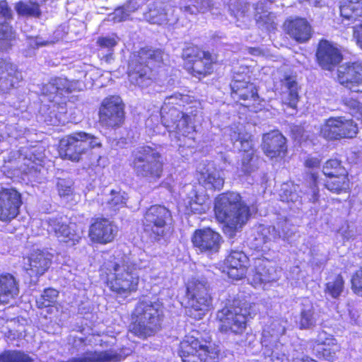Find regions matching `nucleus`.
Listing matches in <instances>:
<instances>
[{
    "label": "nucleus",
    "instance_id": "obj_40",
    "mask_svg": "<svg viewBox=\"0 0 362 362\" xmlns=\"http://www.w3.org/2000/svg\"><path fill=\"white\" fill-rule=\"evenodd\" d=\"M35 149L34 148H22L19 151L18 160L23 162L26 168L21 167V170L26 174L30 173L32 170H37L38 163L40 162L41 156L35 154Z\"/></svg>",
    "mask_w": 362,
    "mask_h": 362
},
{
    "label": "nucleus",
    "instance_id": "obj_7",
    "mask_svg": "<svg viewBox=\"0 0 362 362\" xmlns=\"http://www.w3.org/2000/svg\"><path fill=\"white\" fill-rule=\"evenodd\" d=\"M188 308L187 314L195 320H201L212 307V298L206 279L192 278L187 284Z\"/></svg>",
    "mask_w": 362,
    "mask_h": 362
},
{
    "label": "nucleus",
    "instance_id": "obj_10",
    "mask_svg": "<svg viewBox=\"0 0 362 362\" xmlns=\"http://www.w3.org/2000/svg\"><path fill=\"white\" fill-rule=\"evenodd\" d=\"M132 162L137 175L149 181H156L163 173V161L160 154L149 146H142L133 153Z\"/></svg>",
    "mask_w": 362,
    "mask_h": 362
},
{
    "label": "nucleus",
    "instance_id": "obj_35",
    "mask_svg": "<svg viewBox=\"0 0 362 362\" xmlns=\"http://www.w3.org/2000/svg\"><path fill=\"white\" fill-rule=\"evenodd\" d=\"M288 35L299 42H305L311 36V28L303 18H297L286 23Z\"/></svg>",
    "mask_w": 362,
    "mask_h": 362
},
{
    "label": "nucleus",
    "instance_id": "obj_36",
    "mask_svg": "<svg viewBox=\"0 0 362 362\" xmlns=\"http://www.w3.org/2000/svg\"><path fill=\"white\" fill-rule=\"evenodd\" d=\"M121 356L112 351H87L83 355L70 358L68 362H117Z\"/></svg>",
    "mask_w": 362,
    "mask_h": 362
},
{
    "label": "nucleus",
    "instance_id": "obj_18",
    "mask_svg": "<svg viewBox=\"0 0 362 362\" xmlns=\"http://www.w3.org/2000/svg\"><path fill=\"white\" fill-rule=\"evenodd\" d=\"M194 52V48L185 51L183 57L188 58L185 66L193 76L200 78L211 72L213 61L209 52L197 51L194 56H192Z\"/></svg>",
    "mask_w": 362,
    "mask_h": 362
},
{
    "label": "nucleus",
    "instance_id": "obj_17",
    "mask_svg": "<svg viewBox=\"0 0 362 362\" xmlns=\"http://www.w3.org/2000/svg\"><path fill=\"white\" fill-rule=\"evenodd\" d=\"M172 0H146L144 19L151 24L163 25L173 21Z\"/></svg>",
    "mask_w": 362,
    "mask_h": 362
},
{
    "label": "nucleus",
    "instance_id": "obj_64",
    "mask_svg": "<svg viewBox=\"0 0 362 362\" xmlns=\"http://www.w3.org/2000/svg\"><path fill=\"white\" fill-rule=\"evenodd\" d=\"M320 160L317 158H308L305 162V165L309 168H317L320 166Z\"/></svg>",
    "mask_w": 362,
    "mask_h": 362
},
{
    "label": "nucleus",
    "instance_id": "obj_27",
    "mask_svg": "<svg viewBox=\"0 0 362 362\" xmlns=\"http://www.w3.org/2000/svg\"><path fill=\"white\" fill-rule=\"evenodd\" d=\"M339 351V346L332 335L325 332L319 333L313 346V351L318 358L332 362L336 358Z\"/></svg>",
    "mask_w": 362,
    "mask_h": 362
},
{
    "label": "nucleus",
    "instance_id": "obj_45",
    "mask_svg": "<svg viewBox=\"0 0 362 362\" xmlns=\"http://www.w3.org/2000/svg\"><path fill=\"white\" fill-rule=\"evenodd\" d=\"M322 171L327 179L338 175L348 173L346 168L341 165V161L335 158L328 160L323 165Z\"/></svg>",
    "mask_w": 362,
    "mask_h": 362
},
{
    "label": "nucleus",
    "instance_id": "obj_44",
    "mask_svg": "<svg viewBox=\"0 0 362 362\" xmlns=\"http://www.w3.org/2000/svg\"><path fill=\"white\" fill-rule=\"evenodd\" d=\"M282 83L286 89L283 95L284 103L293 109H296L298 102L297 83L291 77L285 78Z\"/></svg>",
    "mask_w": 362,
    "mask_h": 362
},
{
    "label": "nucleus",
    "instance_id": "obj_1",
    "mask_svg": "<svg viewBox=\"0 0 362 362\" xmlns=\"http://www.w3.org/2000/svg\"><path fill=\"white\" fill-rule=\"evenodd\" d=\"M114 262L105 263L102 269V278L105 279L110 288L119 294H128L136 291L139 276L137 269L148 266L145 253L138 258L118 255Z\"/></svg>",
    "mask_w": 362,
    "mask_h": 362
},
{
    "label": "nucleus",
    "instance_id": "obj_37",
    "mask_svg": "<svg viewBox=\"0 0 362 362\" xmlns=\"http://www.w3.org/2000/svg\"><path fill=\"white\" fill-rule=\"evenodd\" d=\"M233 99H255L257 95V90L253 83L245 81L235 79L230 84Z\"/></svg>",
    "mask_w": 362,
    "mask_h": 362
},
{
    "label": "nucleus",
    "instance_id": "obj_30",
    "mask_svg": "<svg viewBox=\"0 0 362 362\" xmlns=\"http://www.w3.org/2000/svg\"><path fill=\"white\" fill-rule=\"evenodd\" d=\"M192 190L184 200L187 211H191L194 214H202L208 211L211 208V202L209 196L205 193L204 190H197L193 189L191 186Z\"/></svg>",
    "mask_w": 362,
    "mask_h": 362
},
{
    "label": "nucleus",
    "instance_id": "obj_16",
    "mask_svg": "<svg viewBox=\"0 0 362 362\" xmlns=\"http://www.w3.org/2000/svg\"><path fill=\"white\" fill-rule=\"evenodd\" d=\"M100 122L107 127H118L124 122V105L118 96H111L103 100L100 108Z\"/></svg>",
    "mask_w": 362,
    "mask_h": 362
},
{
    "label": "nucleus",
    "instance_id": "obj_29",
    "mask_svg": "<svg viewBox=\"0 0 362 362\" xmlns=\"http://www.w3.org/2000/svg\"><path fill=\"white\" fill-rule=\"evenodd\" d=\"M22 80L16 65L6 59H0V93H5Z\"/></svg>",
    "mask_w": 362,
    "mask_h": 362
},
{
    "label": "nucleus",
    "instance_id": "obj_25",
    "mask_svg": "<svg viewBox=\"0 0 362 362\" xmlns=\"http://www.w3.org/2000/svg\"><path fill=\"white\" fill-rule=\"evenodd\" d=\"M316 57L320 66L326 70H332L342 59L339 49L327 40L320 42Z\"/></svg>",
    "mask_w": 362,
    "mask_h": 362
},
{
    "label": "nucleus",
    "instance_id": "obj_52",
    "mask_svg": "<svg viewBox=\"0 0 362 362\" xmlns=\"http://www.w3.org/2000/svg\"><path fill=\"white\" fill-rule=\"evenodd\" d=\"M31 358L20 351H6L0 355V362H31Z\"/></svg>",
    "mask_w": 362,
    "mask_h": 362
},
{
    "label": "nucleus",
    "instance_id": "obj_28",
    "mask_svg": "<svg viewBox=\"0 0 362 362\" xmlns=\"http://www.w3.org/2000/svg\"><path fill=\"white\" fill-rule=\"evenodd\" d=\"M262 148L270 158H283L286 152V138L278 131H273L263 136Z\"/></svg>",
    "mask_w": 362,
    "mask_h": 362
},
{
    "label": "nucleus",
    "instance_id": "obj_2",
    "mask_svg": "<svg viewBox=\"0 0 362 362\" xmlns=\"http://www.w3.org/2000/svg\"><path fill=\"white\" fill-rule=\"evenodd\" d=\"M214 212L216 219L225 224L224 231L230 236L242 228L251 214L240 194L235 192L223 193L217 197L214 202Z\"/></svg>",
    "mask_w": 362,
    "mask_h": 362
},
{
    "label": "nucleus",
    "instance_id": "obj_14",
    "mask_svg": "<svg viewBox=\"0 0 362 362\" xmlns=\"http://www.w3.org/2000/svg\"><path fill=\"white\" fill-rule=\"evenodd\" d=\"M250 314L246 308L226 307L223 308L217 313L220 331L226 333H243L246 328L247 315Z\"/></svg>",
    "mask_w": 362,
    "mask_h": 362
},
{
    "label": "nucleus",
    "instance_id": "obj_57",
    "mask_svg": "<svg viewBox=\"0 0 362 362\" xmlns=\"http://www.w3.org/2000/svg\"><path fill=\"white\" fill-rule=\"evenodd\" d=\"M345 104L349 107L351 115L362 122V104L355 100L346 101Z\"/></svg>",
    "mask_w": 362,
    "mask_h": 362
},
{
    "label": "nucleus",
    "instance_id": "obj_46",
    "mask_svg": "<svg viewBox=\"0 0 362 362\" xmlns=\"http://www.w3.org/2000/svg\"><path fill=\"white\" fill-rule=\"evenodd\" d=\"M344 281L341 275H337L326 284L325 292L332 298H337L344 291Z\"/></svg>",
    "mask_w": 362,
    "mask_h": 362
},
{
    "label": "nucleus",
    "instance_id": "obj_63",
    "mask_svg": "<svg viewBox=\"0 0 362 362\" xmlns=\"http://www.w3.org/2000/svg\"><path fill=\"white\" fill-rule=\"evenodd\" d=\"M354 37L356 40L357 45L362 49V25L354 28Z\"/></svg>",
    "mask_w": 362,
    "mask_h": 362
},
{
    "label": "nucleus",
    "instance_id": "obj_22",
    "mask_svg": "<svg viewBox=\"0 0 362 362\" xmlns=\"http://www.w3.org/2000/svg\"><path fill=\"white\" fill-rule=\"evenodd\" d=\"M21 204V196L16 189H1L0 191V220L10 221L16 218Z\"/></svg>",
    "mask_w": 362,
    "mask_h": 362
},
{
    "label": "nucleus",
    "instance_id": "obj_34",
    "mask_svg": "<svg viewBox=\"0 0 362 362\" xmlns=\"http://www.w3.org/2000/svg\"><path fill=\"white\" fill-rule=\"evenodd\" d=\"M340 13L344 25H349V23H346L345 21L351 23L362 21V0H341Z\"/></svg>",
    "mask_w": 362,
    "mask_h": 362
},
{
    "label": "nucleus",
    "instance_id": "obj_24",
    "mask_svg": "<svg viewBox=\"0 0 362 362\" xmlns=\"http://www.w3.org/2000/svg\"><path fill=\"white\" fill-rule=\"evenodd\" d=\"M280 274L281 270L273 267L268 259L258 258L255 261V273L252 279V284L256 287L276 281L279 279Z\"/></svg>",
    "mask_w": 362,
    "mask_h": 362
},
{
    "label": "nucleus",
    "instance_id": "obj_61",
    "mask_svg": "<svg viewBox=\"0 0 362 362\" xmlns=\"http://www.w3.org/2000/svg\"><path fill=\"white\" fill-rule=\"evenodd\" d=\"M0 13L5 20H9L12 18V11L5 0L0 1Z\"/></svg>",
    "mask_w": 362,
    "mask_h": 362
},
{
    "label": "nucleus",
    "instance_id": "obj_19",
    "mask_svg": "<svg viewBox=\"0 0 362 362\" xmlns=\"http://www.w3.org/2000/svg\"><path fill=\"white\" fill-rule=\"evenodd\" d=\"M338 81L352 92H362V64H343L337 69Z\"/></svg>",
    "mask_w": 362,
    "mask_h": 362
},
{
    "label": "nucleus",
    "instance_id": "obj_21",
    "mask_svg": "<svg viewBox=\"0 0 362 362\" xmlns=\"http://www.w3.org/2000/svg\"><path fill=\"white\" fill-rule=\"evenodd\" d=\"M83 89V83L78 81H69L66 78H55L52 79L47 84L43 86L42 94L47 96L50 101L60 103L58 98H62L64 93H71L75 90Z\"/></svg>",
    "mask_w": 362,
    "mask_h": 362
},
{
    "label": "nucleus",
    "instance_id": "obj_54",
    "mask_svg": "<svg viewBox=\"0 0 362 362\" xmlns=\"http://www.w3.org/2000/svg\"><path fill=\"white\" fill-rule=\"evenodd\" d=\"M313 182L308 189L305 191L304 195L308 201L311 202H316L319 198V189L317 186V177L315 174H312Z\"/></svg>",
    "mask_w": 362,
    "mask_h": 362
},
{
    "label": "nucleus",
    "instance_id": "obj_50",
    "mask_svg": "<svg viewBox=\"0 0 362 362\" xmlns=\"http://www.w3.org/2000/svg\"><path fill=\"white\" fill-rule=\"evenodd\" d=\"M14 33L7 24H0V49H6L11 46V42L14 38Z\"/></svg>",
    "mask_w": 362,
    "mask_h": 362
},
{
    "label": "nucleus",
    "instance_id": "obj_12",
    "mask_svg": "<svg viewBox=\"0 0 362 362\" xmlns=\"http://www.w3.org/2000/svg\"><path fill=\"white\" fill-rule=\"evenodd\" d=\"M163 53L160 49H141L139 52V57L142 62L138 64L136 60H132L129 63L128 77L130 83L141 88L150 86L152 83L151 70L147 65L144 66L143 62L146 63L147 60L160 62L163 60Z\"/></svg>",
    "mask_w": 362,
    "mask_h": 362
},
{
    "label": "nucleus",
    "instance_id": "obj_55",
    "mask_svg": "<svg viewBox=\"0 0 362 362\" xmlns=\"http://www.w3.org/2000/svg\"><path fill=\"white\" fill-rule=\"evenodd\" d=\"M351 284L353 292L362 297V267L352 275Z\"/></svg>",
    "mask_w": 362,
    "mask_h": 362
},
{
    "label": "nucleus",
    "instance_id": "obj_31",
    "mask_svg": "<svg viewBox=\"0 0 362 362\" xmlns=\"http://www.w3.org/2000/svg\"><path fill=\"white\" fill-rule=\"evenodd\" d=\"M119 41V37L115 33L99 36L95 42L98 57L107 63H110L113 60L115 47Z\"/></svg>",
    "mask_w": 362,
    "mask_h": 362
},
{
    "label": "nucleus",
    "instance_id": "obj_58",
    "mask_svg": "<svg viewBox=\"0 0 362 362\" xmlns=\"http://www.w3.org/2000/svg\"><path fill=\"white\" fill-rule=\"evenodd\" d=\"M300 350H301V348L298 349H293L292 353L288 352L287 350L286 351V354L288 356V362L291 360H292L293 362H316L315 360L308 356H303V353L299 352Z\"/></svg>",
    "mask_w": 362,
    "mask_h": 362
},
{
    "label": "nucleus",
    "instance_id": "obj_39",
    "mask_svg": "<svg viewBox=\"0 0 362 362\" xmlns=\"http://www.w3.org/2000/svg\"><path fill=\"white\" fill-rule=\"evenodd\" d=\"M127 194L122 191L112 190L109 194L103 195L102 205L105 209L115 212L126 205Z\"/></svg>",
    "mask_w": 362,
    "mask_h": 362
},
{
    "label": "nucleus",
    "instance_id": "obj_49",
    "mask_svg": "<svg viewBox=\"0 0 362 362\" xmlns=\"http://www.w3.org/2000/svg\"><path fill=\"white\" fill-rule=\"evenodd\" d=\"M15 8L18 14L25 16H38L40 13L39 5L31 3L25 4L23 1L18 2Z\"/></svg>",
    "mask_w": 362,
    "mask_h": 362
},
{
    "label": "nucleus",
    "instance_id": "obj_47",
    "mask_svg": "<svg viewBox=\"0 0 362 362\" xmlns=\"http://www.w3.org/2000/svg\"><path fill=\"white\" fill-rule=\"evenodd\" d=\"M58 291L54 288H47L44 293L36 300L37 308H43L52 306L57 302Z\"/></svg>",
    "mask_w": 362,
    "mask_h": 362
},
{
    "label": "nucleus",
    "instance_id": "obj_8",
    "mask_svg": "<svg viewBox=\"0 0 362 362\" xmlns=\"http://www.w3.org/2000/svg\"><path fill=\"white\" fill-rule=\"evenodd\" d=\"M179 355L182 362H218L219 350L210 342L187 335L180 344Z\"/></svg>",
    "mask_w": 362,
    "mask_h": 362
},
{
    "label": "nucleus",
    "instance_id": "obj_5",
    "mask_svg": "<svg viewBox=\"0 0 362 362\" xmlns=\"http://www.w3.org/2000/svg\"><path fill=\"white\" fill-rule=\"evenodd\" d=\"M32 231L35 235H44L46 230L49 233H53L57 240L69 246L77 244L83 235L82 228L74 223H64L62 218H48L45 220H33L31 223Z\"/></svg>",
    "mask_w": 362,
    "mask_h": 362
},
{
    "label": "nucleus",
    "instance_id": "obj_23",
    "mask_svg": "<svg viewBox=\"0 0 362 362\" xmlns=\"http://www.w3.org/2000/svg\"><path fill=\"white\" fill-rule=\"evenodd\" d=\"M117 233V227L109 219L98 218L90 226L88 235L92 242L111 243Z\"/></svg>",
    "mask_w": 362,
    "mask_h": 362
},
{
    "label": "nucleus",
    "instance_id": "obj_13",
    "mask_svg": "<svg viewBox=\"0 0 362 362\" xmlns=\"http://www.w3.org/2000/svg\"><path fill=\"white\" fill-rule=\"evenodd\" d=\"M278 231L275 227L259 225L256 227L251 247L255 250L266 252L270 250L272 242L277 238L289 240L293 230L286 221L278 224Z\"/></svg>",
    "mask_w": 362,
    "mask_h": 362
},
{
    "label": "nucleus",
    "instance_id": "obj_3",
    "mask_svg": "<svg viewBox=\"0 0 362 362\" xmlns=\"http://www.w3.org/2000/svg\"><path fill=\"white\" fill-rule=\"evenodd\" d=\"M163 305L158 301L142 300L136 306L130 331L140 338L155 334L160 327Z\"/></svg>",
    "mask_w": 362,
    "mask_h": 362
},
{
    "label": "nucleus",
    "instance_id": "obj_41",
    "mask_svg": "<svg viewBox=\"0 0 362 362\" xmlns=\"http://www.w3.org/2000/svg\"><path fill=\"white\" fill-rule=\"evenodd\" d=\"M325 186L329 191L333 193L341 194L348 192L351 188L349 174L330 177L326 179Z\"/></svg>",
    "mask_w": 362,
    "mask_h": 362
},
{
    "label": "nucleus",
    "instance_id": "obj_11",
    "mask_svg": "<svg viewBox=\"0 0 362 362\" xmlns=\"http://www.w3.org/2000/svg\"><path fill=\"white\" fill-rule=\"evenodd\" d=\"M171 214L161 205L151 206L145 213L143 219L144 232L152 239L160 240L170 230Z\"/></svg>",
    "mask_w": 362,
    "mask_h": 362
},
{
    "label": "nucleus",
    "instance_id": "obj_42",
    "mask_svg": "<svg viewBox=\"0 0 362 362\" xmlns=\"http://www.w3.org/2000/svg\"><path fill=\"white\" fill-rule=\"evenodd\" d=\"M225 134L230 137L232 143L239 142L240 145V150L247 153V158L249 160L252 158V141L250 135H242L239 129L233 130L232 128L226 129Z\"/></svg>",
    "mask_w": 362,
    "mask_h": 362
},
{
    "label": "nucleus",
    "instance_id": "obj_56",
    "mask_svg": "<svg viewBox=\"0 0 362 362\" xmlns=\"http://www.w3.org/2000/svg\"><path fill=\"white\" fill-rule=\"evenodd\" d=\"M59 195L63 198H68L72 194V182L64 179H59L57 183Z\"/></svg>",
    "mask_w": 362,
    "mask_h": 362
},
{
    "label": "nucleus",
    "instance_id": "obj_62",
    "mask_svg": "<svg viewBox=\"0 0 362 362\" xmlns=\"http://www.w3.org/2000/svg\"><path fill=\"white\" fill-rule=\"evenodd\" d=\"M263 4L264 3L262 2L258 3L255 8L257 20L262 19V18L266 16V13L267 12L268 6H263Z\"/></svg>",
    "mask_w": 362,
    "mask_h": 362
},
{
    "label": "nucleus",
    "instance_id": "obj_4",
    "mask_svg": "<svg viewBox=\"0 0 362 362\" xmlns=\"http://www.w3.org/2000/svg\"><path fill=\"white\" fill-rule=\"evenodd\" d=\"M189 100V96L181 94H175V95L168 98L164 105L160 109V115L162 122L170 134L175 132V136L177 134L183 136H188L189 134L194 131V127L192 125L191 116L192 111H188L185 113L178 110L175 107L170 108L169 105H177L184 106L185 103Z\"/></svg>",
    "mask_w": 362,
    "mask_h": 362
},
{
    "label": "nucleus",
    "instance_id": "obj_9",
    "mask_svg": "<svg viewBox=\"0 0 362 362\" xmlns=\"http://www.w3.org/2000/svg\"><path fill=\"white\" fill-rule=\"evenodd\" d=\"M100 146L99 138L83 132H75L60 140L59 153L64 159L78 162L89 149Z\"/></svg>",
    "mask_w": 362,
    "mask_h": 362
},
{
    "label": "nucleus",
    "instance_id": "obj_59",
    "mask_svg": "<svg viewBox=\"0 0 362 362\" xmlns=\"http://www.w3.org/2000/svg\"><path fill=\"white\" fill-rule=\"evenodd\" d=\"M292 134L296 141L299 143L306 142L308 139L307 132L301 127H296L292 129Z\"/></svg>",
    "mask_w": 362,
    "mask_h": 362
},
{
    "label": "nucleus",
    "instance_id": "obj_20",
    "mask_svg": "<svg viewBox=\"0 0 362 362\" xmlns=\"http://www.w3.org/2000/svg\"><path fill=\"white\" fill-rule=\"evenodd\" d=\"M192 242L193 246L199 252L211 255L219 250L221 237L212 229L206 228L195 230L192 237Z\"/></svg>",
    "mask_w": 362,
    "mask_h": 362
},
{
    "label": "nucleus",
    "instance_id": "obj_32",
    "mask_svg": "<svg viewBox=\"0 0 362 362\" xmlns=\"http://www.w3.org/2000/svg\"><path fill=\"white\" fill-rule=\"evenodd\" d=\"M19 293V285L11 274H0V305H6L16 299Z\"/></svg>",
    "mask_w": 362,
    "mask_h": 362
},
{
    "label": "nucleus",
    "instance_id": "obj_48",
    "mask_svg": "<svg viewBox=\"0 0 362 362\" xmlns=\"http://www.w3.org/2000/svg\"><path fill=\"white\" fill-rule=\"evenodd\" d=\"M298 187L292 182L284 183L280 190V197L283 202H296L298 200V194L296 193Z\"/></svg>",
    "mask_w": 362,
    "mask_h": 362
},
{
    "label": "nucleus",
    "instance_id": "obj_51",
    "mask_svg": "<svg viewBox=\"0 0 362 362\" xmlns=\"http://www.w3.org/2000/svg\"><path fill=\"white\" fill-rule=\"evenodd\" d=\"M196 4H187L181 6L180 9L189 14H196L198 12H206L211 7L210 0H195Z\"/></svg>",
    "mask_w": 362,
    "mask_h": 362
},
{
    "label": "nucleus",
    "instance_id": "obj_38",
    "mask_svg": "<svg viewBox=\"0 0 362 362\" xmlns=\"http://www.w3.org/2000/svg\"><path fill=\"white\" fill-rule=\"evenodd\" d=\"M199 183L206 189H221L223 186L224 180L220 173L212 166H208L204 172L200 173Z\"/></svg>",
    "mask_w": 362,
    "mask_h": 362
},
{
    "label": "nucleus",
    "instance_id": "obj_53",
    "mask_svg": "<svg viewBox=\"0 0 362 362\" xmlns=\"http://www.w3.org/2000/svg\"><path fill=\"white\" fill-rule=\"evenodd\" d=\"M314 311L312 306L303 309L301 312L299 325L300 329H308L315 325L316 320L313 316Z\"/></svg>",
    "mask_w": 362,
    "mask_h": 362
},
{
    "label": "nucleus",
    "instance_id": "obj_6",
    "mask_svg": "<svg viewBox=\"0 0 362 362\" xmlns=\"http://www.w3.org/2000/svg\"><path fill=\"white\" fill-rule=\"evenodd\" d=\"M287 322L283 319L275 320L265 327L262 332V354L267 362H288L286 354L287 348L279 337L284 334Z\"/></svg>",
    "mask_w": 362,
    "mask_h": 362
},
{
    "label": "nucleus",
    "instance_id": "obj_33",
    "mask_svg": "<svg viewBox=\"0 0 362 362\" xmlns=\"http://www.w3.org/2000/svg\"><path fill=\"white\" fill-rule=\"evenodd\" d=\"M53 255L46 250H33L29 257V269L36 275L43 274L50 267Z\"/></svg>",
    "mask_w": 362,
    "mask_h": 362
},
{
    "label": "nucleus",
    "instance_id": "obj_15",
    "mask_svg": "<svg viewBox=\"0 0 362 362\" xmlns=\"http://www.w3.org/2000/svg\"><path fill=\"white\" fill-rule=\"evenodd\" d=\"M358 133V127L352 119L344 117H330L320 129L321 135L327 139L353 138Z\"/></svg>",
    "mask_w": 362,
    "mask_h": 362
},
{
    "label": "nucleus",
    "instance_id": "obj_26",
    "mask_svg": "<svg viewBox=\"0 0 362 362\" xmlns=\"http://www.w3.org/2000/svg\"><path fill=\"white\" fill-rule=\"evenodd\" d=\"M248 258L245 253L240 251H232L224 261L223 272H226L228 277L238 280L243 278L247 273Z\"/></svg>",
    "mask_w": 362,
    "mask_h": 362
},
{
    "label": "nucleus",
    "instance_id": "obj_60",
    "mask_svg": "<svg viewBox=\"0 0 362 362\" xmlns=\"http://www.w3.org/2000/svg\"><path fill=\"white\" fill-rule=\"evenodd\" d=\"M228 6L231 13L238 19L244 16V11L240 8L242 6L240 3L236 4V0H230Z\"/></svg>",
    "mask_w": 362,
    "mask_h": 362
},
{
    "label": "nucleus",
    "instance_id": "obj_43",
    "mask_svg": "<svg viewBox=\"0 0 362 362\" xmlns=\"http://www.w3.org/2000/svg\"><path fill=\"white\" fill-rule=\"evenodd\" d=\"M138 6V0H131L124 6L116 8L112 13L109 14L107 21L114 23L127 21L130 17L132 13L137 10Z\"/></svg>",
    "mask_w": 362,
    "mask_h": 362
}]
</instances>
